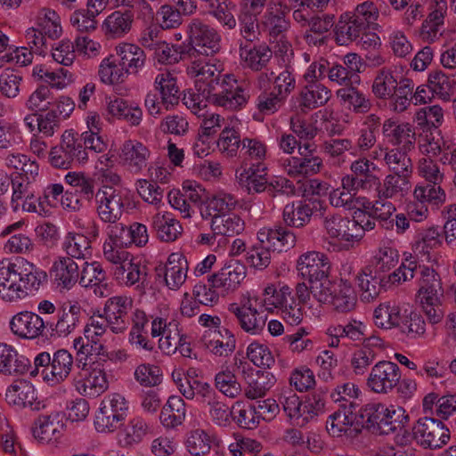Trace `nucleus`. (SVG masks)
<instances>
[{
  "instance_id": "11",
  "label": "nucleus",
  "mask_w": 456,
  "mask_h": 456,
  "mask_svg": "<svg viewBox=\"0 0 456 456\" xmlns=\"http://www.w3.org/2000/svg\"><path fill=\"white\" fill-rule=\"evenodd\" d=\"M9 329L17 338L32 341L45 335L47 321L35 312L23 310L10 319Z\"/></svg>"
},
{
  "instance_id": "64",
  "label": "nucleus",
  "mask_w": 456,
  "mask_h": 456,
  "mask_svg": "<svg viewBox=\"0 0 456 456\" xmlns=\"http://www.w3.org/2000/svg\"><path fill=\"white\" fill-rule=\"evenodd\" d=\"M416 200L428 203L434 207H439L445 201V192L440 183H428L423 186H417L413 191Z\"/></svg>"
},
{
  "instance_id": "27",
  "label": "nucleus",
  "mask_w": 456,
  "mask_h": 456,
  "mask_svg": "<svg viewBox=\"0 0 456 456\" xmlns=\"http://www.w3.org/2000/svg\"><path fill=\"white\" fill-rule=\"evenodd\" d=\"M63 430L62 416L59 413L39 416L35 421V427L32 428L34 437L45 443L57 441Z\"/></svg>"
},
{
  "instance_id": "41",
  "label": "nucleus",
  "mask_w": 456,
  "mask_h": 456,
  "mask_svg": "<svg viewBox=\"0 0 456 456\" xmlns=\"http://www.w3.org/2000/svg\"><path fill=\"white\" fill-rule=\"evenodd\" d=\"M154 86L160 93L161 102L167 107L177 105L180 100V90L176 84V78L167 71L157 75Z\"/></svg>"
},
{
  "instance_id": "59",
  "label": "nucleus",
  "mask_w": 456,
  "mask_h": 456,
  "mask_svg": "<svg viewBox=\"0 0 456 456\" xmlns=\"http://www.w3.org/2000/svg\"><path fill=\"white\" fill-rule=\"evenodd\" d=\"M186 45H170L162 41L154 50L155 58L162 64H175L181 60L189 58Z\"/></svg>"
},
{
  "instance_id": "42",
  "label": "nucleus",
  "mask_w": 456,
  "mask_h": 456,
  "mask_svg": "<svg viewBox=\"0 0 456 456\" xmlns=\"http://www.w3.org/2000/svg\"><path fill=\"white\" fill-rule=\"evenodd\" d=\"M237 203V200L232 194L217 193L206 200L205 208L201 210V216L204 219H208L227 215L226 213L235 208Z\"/></svg>"
},
{
  "instance_id": "45",
  "label": "nucleus",
  "mask_w": 456,
  "mask_h": 456,
  "mask_svg": "<svg viewBox=\"0 0 456 456\" xmlns=\"http://www.w3.org/2000/svg\"><path fill=\"white\" fill-rule=\"evenodd\" d=\"M279 404L281 405L286 416L296 425L304 426V403L297 395L290 388L282 390L279 395Z\"/></svg>"
},
{
  "instance_id": "63",
  "label": "nucleus",
  "mask_w": 456,
  "mask_h": 456,
  "mask_svg": "<svg viewBox=\"0 0 456 456\" xmlns=\"http://www.w3.org/2000/svg\"><path fill=\"white\" fill-rule=\"evenodd\" d=\"M37 25L49 38H58L61 34L60 17L53 10L42 9L38 13Z\"/></svg>"
},
{
  "instance_id": "40",
  "label": "nucleus",
  "mask_w": 456,
  "mask_h": 456,
  "mask_svg": "<svg viewBox=\"0 0 456 456\" xmlns=\"http://www.w3.org/2000/svg\"><path fill=\"white\" fill-rule=\"evenodd\" d=\"M114 276L118 282L126 286H132L137 282L143 284L147 276L146 267L140 262L135 263L134 259H127L115 267Z\"/></svg>"
},
{
  "instance_id": "22",
  "label": "nucleus",
  "mask_w": 456,
  "mask_h": 456,
  "mask_svg": "<svg viewBox=\"0 0 456 456\" xmlns=\"http://www.w3.org/2000/svg\"><path fill=\"white\" fill-rule=\"evenodd\" d=\"M5 400L17 408L30 407L38 411L41 402L37 400V391L29 381L20 379L13 382L7 389Z\"/></svg>"
},
{
  "instance_id": "38",
  "label": "nucleus",
  "mask_w": 456,
  "mask_h": 456,
  "mask_svg": "<svg viewBox=\"0 0 456 456\" xmlns=\"http://www.w3.org/2000/svg\"><path fill=\"white\" fill-rule=\"evenodd\" d=\"M428 83L433 94L443 101L449 102L456 94V74L435 70L429 74Z\"/></svg>"
},
{
  "instance_id": "32",
  "label": "nucleus",
  "mask_w": 456,
  "mask_h": 456,
  "mask_svg": "<svg viewBox=\"0 0 456 456\" xmlns=\"http://www.w3.org/2000/svg\"><path fill=\"white\" fill-rule=\"evenodd\" d=\"M79 266L70 257H59L53 265L51 275L58 286L72 288L79 279Z\"/></svg>"
},
{
  "instance_id": "16",
  "label": "nucleus",
  "mask_w": 456,
  "mask_h": 456,
  "mask_svg": "<svg viewBox=\"0 0 456 456\" xmlns=\"http://www.w3.org/2000/svg\"><path fill=\"white\" fill-rule=\"evenodd\" d=\"M382 134L387 142L395 147V149L411 151L415 147V127L408 122L386 119L382 126Z\"/></svg>"
},
{
  "instance_id": "12",
  "label": "nucleus",
  "mask_w": 456,
  "mask_h": 456,
  "mask_svg": "<svg viewBox=\"0 0 456 456\" xmlns=\"http://www.w3.org/2000/svg\"><path fill=\"white\" fill-rule=\"evenodd\" d=\"M401 379L399 366L391 361H379L370 370L366 385L376 394L387 395L397 387Z\"/></svg>"
},
{
  "instance_id": "51",
  "label": "nucleus",
  "mask_w": 456,
  "mask_h": 456,
  "mask_svg": "<svg viewBox=\"0 0 456 456\" xmlns=\"http://www.w3.org/2000/svg\"><path fill=\"white\" fill-rule=\"evenodd\" d=\"M408 151L399 149L387 150L384 160L392 173L411 175L413 166L411 159L408 157Z\"/></svg>"
},
{
  "instance_id": "46",
  "label": "nucleus",
  "mask_w": 456,
  "mask_h": 456,
  "mask_svg": "<svg viewBox=\"0 0 456 456\" xmlns=\"http://www.w3.org/2000/svg\"><path fill=\"white\" fill-rule=\"evenodd\" d=\"M240 56L248 68L255 71H260L266 68L272 59L273 53L265 45H254L251 48L241 46Z\"/></svg>"
},
{
  "instance_id": "18",
  "label": "nucleus",
  "mask_w": 456,
  "mask_h": 456,
  "mask_svg": "<svg viewBox=\"0 0 456 456\" xmlns=\"http://www.w3.org/2000/svg\"><path fill=\"white\" fill-rule=\"evenodd\" d=\"M297 269L302 278L311 283L316 280L329 277L330 261L324 253L308 251L298 257Z\"/></svg>"
},
{
  "instance_id": "25",
  "label": "nucleus",
  "mask_w": 456,
  "mask_h": 456,
  "mask_svg": "<svg viewBox=\"0 0 456 456\" xmlns=\"http://www.w3.org/2000/svg\"><path fill=\"white\" fill-rule=\"evenodd\" d=\"M73 365V356L69 351L57 350L53 355L51 366L42 370L43 379L52 386L60 384L69 377Z\"/></svg>"
},
{
  "instance_id": "19",
  "label": "nucleus",
  "mask_w": 456,
  "mask_h": 456,
  "mask_svg": "<svg viewBox=\"0 0 456 456\" xmlns=\"http://www.w3.org/2000/svg\"><path fill=\"white\" fill-rule=\"evenodd\" d=\"M132 299L127 297H113L107 300L104 314L109 327L115 334L125 332L130 324L129 311L132 309Z\"/></svg>"
},
{
  "instance_id": "13",
  "label": "nucleus",
  "mask_w": 456,
  "mask_h": 456,
  "mask_svg": "<svg viewBox=\"0 0 456 456\" xmlns=\"http://www.w3.org/2000/svg\"><path fill=\"white\" fill-rule=\"evenodd\" d=\"M360 412L361 408H354V405H348V407L338 406V409L327 419V431L333 437L357 435L361 431L360 428H362Z\"/></svg>"
},
{
  "instance_id": "56",
  "label": "nucleus",
  "mask_w": 456,
  "mask_h": 456,
  "mask_svg": "<svg viewBox=\"0 0 456 456\" xmlns=\"http://www.w3.org/2000/svg\"><path fill=\"white\" fill-rule=\"evenodd\" d=\"M106 281V272L98 262H84L78 282L82 287H98L100 295L103 296L101 285Z\"/></svg>"
},
{
  "instance_id": "8",
  "label": "nucleus",
  "mask_w": 456,
  "mask_h": 456,
  "mask_svg": "<svg viewBox=\"0 0 456 456\" xmlns=\"http://www.w3.org/2000/svg\"><path fill=\"white\" fill-rule=\"evenodd\" d=\"M86 318V312L78 302L67 301L57 308L56 321H47V330L52 336L67 338L83 326Z\"/></svg>"
},
{
  "instance_id": "24",
  "label": "nucleus",
  "mask_w": 456,
  "mask_h": 456,
  "mask_svg": "<svg viewBox=\"0 0 456 456\" xmlns=\"http://www.w3.org/2000/svg\"><path fill=\"white\" fill-rule=\"evenodd\" d=\"M367 29L350 12L342 13L337 21L334 33L338 45H348L363 36Z\"/></svg>"
},
{
  "instance_id": "7",
  "label": "nucleus",
  "mask_w": 456,
  "mask_h": 456,
  "mask_svg": "<svg viewBox=\"0 0 456 456\" xmlns=\"http://www.w3.org/2000/svg\"><path fill=\"white\" fill-rule=\"evenodd\" d=\"M412 437L420 447L429 450L441 449L450 441V431L439 419L426 415L412 427Z\"/></svg>"
},
{
  "instance_id": "54",
  "label": "nucleus",
  "mask_w": 456,
  "mask_h": 456,
  "mask_svg": "<svg viewBox=\"0 0 456 456\" xmlns=\"http://www.w3.org/2000/svg\"><path fill=\"white\" fill-rule=\"evenodd\" d=\"M402 333L410 338H419L426 332V323L423 317L413 311L402 314L398 327Z\"/></svg>"
},
{
  "instance_id": "36",
  "label": "nucleus",
  "mask_w": 456,
  "mask_h": 456,
  "mask_svg": "<svg viewBox=\"0 0 456 456\" xmlns=\"http://www.w3.org/2000/svg\"><path fill=\"white\" fill-rule=\"evenodd\" d=\"M186 403L181 396H169L161 409L159 419L166 428H175L182 425L186 417Z\"/></svg>"
},
{
  "instance_id": "4",
  "label": "nucleus",
  "mask_w": 456,
  "mask_h": 456,
  "mask_svg": "<svg viewBox=\"0 0 456 456\" xmlns=\"http://www.w3.org/2000/svg\"><path fill=\"white\" fill-rule=\"evenodd\" d=\"M420 273L419 298L429 322L436 324L444 315L442 306L444 295L441 279L434 269L427 266L421 268Z\"/></svg>"
},
{
  "instance_id": "62",
  "label": "nucleus",
  "mask_w": 456,
  "mask_h": 456,
  "mask_svg": "<svg viewBox=\"0 0 456 456\" xmlns=\"http://www.w3.org/2000/svg\"><path fill=\"white\" fill-rule=\"evenodd\" d=\"M264 294L265 296V304L276 308H281L295 299L292 289L286 284H270L265 289Z\"/></svg>"
},
{
  "instance_id": "53",
  "label": "nucleus",
  "mask_w": 456,
  "mask_h": 456,
  "mask_svg": "<svg viewBox=\"0 0 456 456\" xmlns=\"http://www.w3.org/2000/svg\"><path fill=\"white\" fill-rule=\"evenodd\" d=\"M411 176L399 175V174H389L387 175L383 183L379 182V185L377 187V193L383 198L392 199L399 193H403V191L408 190L410 185Z\"/></svg>"
},
{
  "instance_id": "48",
  "label": "nucleus",
  "mask_w": 456,
  "mask_h": 456,
  "mask_svg": "<svg viewBox=\"0 0 456 456\" xmlns=\"http://www.w3.org/2000/svg\"><path fill=\"white\" fill-rule=\"evenodd\" d=\"M244 221L237 215H223L215 216L211 221V230L214 234L233 237L243 232Z\"/></svg>"
},
{
  "instance_id": "37",
  "label": "nucleus",
  "mask_w": 456,
  "mask_h": 456,
  "mask_svg": "<svg viewBox=\"0 0 456 456\" xmlns=\"http://www.w3.org/2000/svg\"><path fill=\"white\" fill-rule=\"evenodd\" d=\"M313 214L314 208L312 204L297 200L285 205L282 217L287 225L300 228L310 222Z\"/></svg>"
},
{
  "instance_id": "17",
  "label": "nucleus",
  "mask_w": 456,
  "mask_h": 456,
  "mask_svg": "<svg viewBox=\"0 0 456 456\" xmlns=\"http://www.w3.org/2000/svg\"><path fill=\"white\" fill-rule=\"evenodd\" d=\"M316 146L314 143L304 142L299 146L300 157H292L288 159L287 173L290 176L312 175L320 172L322 160L314 155Z\"/></svg>"
},
{
  "instance_id": "14",
  "label": "nucleus",
  "mask_w": 456,
  "mask_h": 456,
  "mask_svg": "<svg viewBox=\"0 0 456 456\" xmlns=\"http://www.w3.org/2000/svg\"><path fill=\"white\" fill-rule=\"evenodd\" d=\"M322 225L332 239L346 242H357L362 239V231L358 225L354 216L353 218L338 214H328L323 216Z\"/></svg>"
},
{
  "instance_id": "60",
  "label": "nucleus",
  "mask_w": 456,
  "mask_h": 456,
  "mask_svg": "<svg viewBox=\"0 0 456 456\" xmlns=\"http://www.w3.org/2000/svg\"><path fill=\"white\" fill-rule=\"evenodd\" d=\"M215 388L229 398L238 397L241 391V385L233 371L226 369L217 372L215 376Z\"/></svg>"
},
{
  "instance_id": "9",
  "label": "nucleus",
  "mask_w": 456,
  "mask_h": 456,
  "mask_svg": "<svg viewBox=\"0 0 456 456\" xmlns=\"http://www.w3.org/2000/svg\"><path fill=\"white\" fill-rule=\"evenodd\" d=\"M128 191L122 188L103 187L95 194L96 212L103 223H117L120 220Z\"/></svg>"
},
{
  "instance_id": "20",
  "label": "nucleus",
  "mask_w": 456,
  "mask_h": 456,
  "mask_svg": "<svg viewBox=\"0 0 456 456\" xmlns=\"http://www.w3.org/2000/svg\"><path fill=\"white\" fill-rule=\"evenodd\" d=\"M201 341L211 354L218 357H227L236 348L235 337L226 327L221 330H206Z\"/></svg>"
},
{
  "instance_id": "6",
  "label": "nucleus",
  "mask_w": 456,
  "mask_h": 456,
  "mask_svg": "<svg viewBox=\"0 0 456 456\" xmlns=\"http://www.w3.org/2000/svg\"><path fill=\"white\" fill-rule=\"evenodd\" d=\"M128 412V402L120 394L114 393L106 396L101 403L94 419V427L98 432L112 433L123 424Z\"/></svg>"
},
{
  "instance_id": "5",
  "label": "nucleus",
  "mask_w": 456,
  "mask_h": 456,
  "mask_svg": "<svg viewBox=\"0 0 456 456\" xmlns=\"http://www.w3.org/2000/svg\"><path fill=\"white\" fill-rule=\"evenodd\" d=\"M187 33L189 44L186 53L189 58L198 54L211 56L220 50L221 37L216 28L200 19H193L188 24Z\"/></svg>"
},
{
  "instance_id": "50",
  "label": "nucleus",
  "mask_w": 456,
  "mask_h": 456,
  "mask_svg": "<svg viewBox=\"0 0 456 456\" xmlns=\"http://www.w3.org/2000/svg\"><path fill=\"white\" fill-rule=\"evenodd\" d=\"M213 439L205 430L197 428L190 431L185 439L187 452L192 456H205L212 447Z\"/></svg>"
},
{
  "instance_id": "10",
  "label": "nucleus",
  "mask_w": 456,
  "mask_h": 456,
  "mask_svg": "<svg viewBox=\"0 0 456 456\" xmlns=\"http://www.w3.org/2000/svg\"><path fill=\"white\" fill-rule=\"evenodd\" d=\"M233 320L237 321L245 332L256 335L260 334L265 329L266 317L253 307L250 298L248 297L240 304L232 303L229 305L228 314L224 317L225 325L230 326Z\"/></svg>"
},
{
  "instance_id": "23",
  "label": "nucleus",
  "mask_w": 456,
  "mask_h": 456,
  "mask_svg": "<svg viewBox=\"0 0 456 456\" xmlns=\"http://www.w3.org/2000/svg\"><path fill=\"white\" fill-rule=\"evenodd\" d=\"M150 156L151 151L144 144L135 140H128L123 143L119 158L127 170L138 174L147 167Z\"/></svg>"
},
{
  "instance_id": "34",
  "label": "nucleus",
  "mask_w": 456,
  "mask_h": 456,
  "mask_svg": "<svg viewBox=\"0 0 456 456\" xmlns=\"http://www.w3.org/2000/svg\"><path fill=\"white\" fill-rule=\"evenodd\" d=\"M336 94L341 105L354 113L365 114L371 109L372 104L368 95L353 86L340 88Z\"/></svg>"
},
{
  "instance_id": "58",
  "label": "nucleus",
  "mask_w": 456,
  "mask_h": 456,
  "mask_svg": "<svg viewBox=\"0 0 456 456\" xmlns=\"http://www.w3.org/2000/svg\"><path fill=\"white\" fill-rule=\"evenodd\" d=\"M414 83L409 78L401 79L395 88L391 98L392 109L395 112L402 113L410 106L412 101Z\"/></svg>"
},
{
  "instance_id": "28",
  "label": "nucleus",
  "mask_w": 456,
  "mask_h": 456,
  "mask_svg": "<svg viewBox=\"0 0 456 456\" xmlns=\"http://www.w3.org/2000/svg\"><path fill=\"white\" fill-rule=\"evenodd\" d=\"M259 243H263L270 249L282 251L283 249L294 247L296 235L282 226L274 228L264 227L257 232Z\"/></svg>"
},
{
  "instance_id": "47",
  "label": "nucleus",
  "mask_w": 456,
  "mask_h": 456,
  "mask_svg": "<svg viewBox=\"0 0 456 456\" xmlns=\"http://www.w3.org/2000/svg\"><path fill=\"white\" fill-rule=\"evenodd\" d=\"M335 15L330 13L314 14L311 19L308 30L305 35V39L308 44L316 45L317 44L322 45L324 43L323 38L317 39L315 35L323 36L330 32L332 28H335Z\"/></svg>"
},
{
  "instance_id": "39",
  "label": "nucleus",
  "mask_w": 456,
  "mask_h": 456,
  "mask_svg": "<svg viewBox=\"0 0 456 456\" xmlns=\"http://www.w3.org/2000/svg\"><path fill=\"white\" fill-rule=\"evenodd\" d=\"M133 20L134 14L131 11H115L105 19L102 29L109 37H120L131 29Z\"/></svg>"
},
{
  "instance_id": "33",
  "label": "nucleus",
  "mask_w": 456,
  "mask_h": 456,
  "mask_svg": "<svg viewBox=\"0 0 456 456\" xmlns=\"http://www.w3.org/2000/svg\"><path fill=\"white\" fill-rule=\"evenodd\" d=\"M358 287L362 291V298L365 301H372L377 298L382 287L387 281L386 277L372 267L366 266L356 276Z\"/></svg>"
},
{
  "instance_id": "43",
  "label": "nucleus",
  "mask_w": 456,
  "mask_h": 456,
  "mask_svg": "<svg viewBox=\"0 0 456 456\" xmlns=\"http://www.w3.org/2000/svg\"><path fill=\"white\" fill-rule=\"evenodd\" d=\"M109 387L106 371L101 368V362L97 360L93 362L90 371L84 380L83 390L89 396H99Z\"/></svg>"
},
{
  "instance_id": "61",
  "label": "nucleus",
  "mask_w": 456,
  "mask_h": 456,
  "mask_svg": "<svg viewBox=\"0 0 456 456\" xmlns=\"http://www.w3.org/2000/svg\"><path fill=\"white\" fill-rule=\"evenodd\" d=\"M61 146L76 163H85L88 159V152L83 148L81 139L76 137L72 130H66L61 138Z\"/></svg>"
},
{
  "instance_id": "15",
  "label": "nucleus",
  "mask_w": 456,
  "mask_h": 456,
  "mask_svg": "<svg viewBox=\"0 0 456 456\" xmlns=\"http://www.w3.org/2000/svg\"><path fill=\"white\" fill-rule=\"evenodd\" d=\"M247 275L246 266L238 260H230L216 273L209 276L211 286L224 296L236 290Z\"/></svg>"
},
{
  "instance_id": "30",
  "label": "nucleus",
  "mask_w": 456,
  "mask_h": 456,
  "mask_svg": "<svg viewBox=\"0 0 456 456\" xmlns=\"http://www.w3.org/2000/svg\"><path fill=\"white\" fill-rule=\"evenodd\" d=\"M116 53L119 57V66L126 74H137L145 65L146 54L136 45L124 43L116 46Z\"/></svg>"
},
{
  "instance_id": "26",
  "label": "nucleus",
  "mask_w": 456,
  "mask_h": 456,
  "mask_svg": "<svg viewBox=\"0 0 456 456\" xmlns=\"http://www.w3.org/2000/svg\"><path fill=\"white\" fill-rule=\"evenodd\" d=\"M159 275L164 273L167 286L173 290L178 289L185 281L188 271L186 258L179 253L171 254L165 266L157 269Z\"/></svg>"
},
{
  "instance_id": "52",
  "label": "nucleus",
  "mask_w": 456,
  "mask_h": 456,
  "mask_svg": "<svg viewBox=\"0 0 456 456\" xmlns=\"http://www.w3.org/2000/svg\"><path fill=\"white\" fill-rule=\"evenodd\" d=\"M361 395V390L357 385L353 382H345L338 384L330 393L332 401L341 407H348L360 409V403L357 402Z\"/></svg>"
},
{
  "instance_id": "1",
  "label": "nucleus",
  "mask_w": 456,
  "mask_h": 456,
  "mask_svg": "<svg viewBox=\"0 0 456 456\" xmlns=\"http://www.w3.org/2000/svg\"><path fill=\"white\" fill-rule=\"evenodd\" d=\"M187 72L195 78L196 92L184 94L183 101L195 114L205 109L208 103L236 110L248 102V90L233 75H224L221 78V70L215 64L194 61Z\"/></svg>"
},
{
  "instance_id": "3",
  "label": "nucleus",
  "mask_w": 456,
  "mask_h": 456,
  "mask_svg": "<svg viewBox=\"0 0 456 456\" xmlns=\"http://www.w3.org/2000/svg\"><path fill=\"white\" fill-rule=\"evenodd\" d=\"M362 428L372 434L388 435L402 430L409 421L405 410L400 406H386L370 403L361 407Z\"/></svg>"
},
{
  "instance_id": "57",
  "label": "nucleus",
  "mask_w": 456,
  "mask_h": 456,
  "mask_svg": "<svg viewBox=\"0 0 456 456\" xmlns=\"http://www.w3.org/2000/svg\"><path fill=\"white\" fill-rule=\"evenodd\" d=\"M398 81L390 69L383 68L378 71L372 84V93L379 99H387L392 95Z\"/></svg>"
},
{
  "instance_id": "55",
  "label": "nucleus",
  "mask_w": 456,
  "mask_h": 456,
  "mask_svg": "<svg viewBox=\"0 0 456 456\" xmlns=\"http://www.w3.org/2000/svg\"><path fill=\"white\" fill-rule=\"evenodd\" d=\"M273 384L274 377L272 373L257 370L255 376H252L248 381L245 395L252 400L263 397Z\"/></svg>"
},
{
  "instance_id": "21",
  "label": "nucleus",
  "mask_w": 456,
  "mask_h": 456,
  "mask_svg": "<svg viewBox=\"0 0 456 456\" xmlns=\"http://www.w3.org/2000/svg\"><path fill=\"white\" fill-rule=\"evenodd\" d=\"M266 167L260 162L251 164H241L236 170V178L241 187L246 188L248 193H260L267 191L268 180L266 178Z\"/></svg>"
},
{
  "instance_id": "31",
  "label": "nucleus",
  "mask_w": 456,
  "mask_h": 456,
  "mask_svg": "<svg viewBox=\"0 0 456 456\" xmlns=\"http://www.w3.org/2000/svg\"><path fill=\"white\" fill-rule=\"evenodd\" d=\"M151 227L157 237L165 242L177 240L183 233L180 222L171 213H157L151 217Z\"/></svg>"
},
{
  "instance_id": "44",
  "label": "nucleus",
  "mask_w": 456,
  "mask_h": 456,
  "mask_svg": "<svg viewBox=\"0 0 456 456\" xmlns=\"http://www.w3.org/2000/svg\"><path fill=\"white\" fill-rule=\"evenodd\" d=\"M300 107L313 110L323 106L330 98V90L320 83L305 86L300 92Z\"/></svg>"
},
{
  "instance_id": "49",
  "label": "nucleus",
  "mask_w": 456,
  "mask_h": 456,
  "mask_svg": "<svg viewBox=\"0 0 456 456\" xmlns=\"http://www.w3.org/2000/svg\"><path fill=\"white\" fill-rule=\"evenodd\" d=\"M401 315L399 306L382 303L374 309L373 322L379 329L390 330L398 327Z\"/></svg>"
},
{
  "instance_id": "29",
  "label": "nucleus",
  "mask_w": 456,
  "mask_h": 456,
  "mask_svg": "<svg viewBox=\"0 0 456 456\" xmlns=\"http://www.w3.org/2000/svg\"><path fill=\"white\" fill-rule=\"evenodd\" d=\"M31 368L29 360L7 344H0V373L8 376L22 375Z\"/></svg>"
},
{
  "instance_id": "35",
  "label": "nucleus",
  "mask_w": 456,
  "mask_h": 456,
  "mask_svg": "<svg viewBox=\"0 0 456 456\" xmlns=\"http://www.w3.org/2000/svg\"><path fill=\"white\" fill-rule=\"evenodd\" d=\"M73 346L77 351V365L84 369L87 365V360L95 355L99 361L105 362L109 359V353L105 346L99 340H89L77 337L73 341Z\"/></svg>"
},
{
  "instance_id": "2",
  "label": "nucleus",
  "mask_w": 456,
  "mask_h": 456,
  "mask_svg": "<svg viewBox=\"0 0 456 456\" xmlns=\"http://www.w3.org/2000/svg\"><path fill=\"white\" fill-rule=\"evenodd\" d=\"M46 278L45 272L23 259L0 262V298L9 303L19 302L28 297V289L37 290Z\"/></svg>"
}]
</instances>
